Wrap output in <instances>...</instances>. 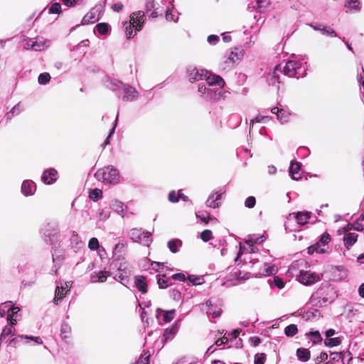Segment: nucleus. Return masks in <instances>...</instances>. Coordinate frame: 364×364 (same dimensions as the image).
Listing matches in <instances>:
<instances>
[{
	"label": "nucleus",
	"instance_id": "nucleus-1",
	"mask_svg": "<svg viewBox=\"0 0 364 364\" xmlns=\"http://www.w3.org/2000/svg\"><path fill=\"white\" fill-rule=\"evenodd\" d=\"M95 177L107 185H117L120 182L119 171L112 166H107L100 168L95 173Z\"/></svg>",
	"mask_w": 364,
	"mask_h": 364
},
{
	"label": "nucleus",
	"instance_id": "nucleus-2",
	"mask_svg": "<svg viewBox=\"0 0 364 364\" xmlns=\"http://www.w3.org/2000/svg\"><path fill=\"white\" fill-rule=\"evenodd\" d=\"M244 54L242 48L235 47L223 58L219 65L220 68L223 70H232L235 65L240 63Z\"/></svg>",
	"mask_w": 364,
	"mask_h": 364
},
{
	"label": "nucleus",
	"instance_id": "nucleus-3",
	"mask_svg": "<svg viewBox=\"0 0 364 364\" xmlns=\"http://www.w3.org/2000/svg\"><path fill=\"white\" fill-rule=\"evenodd\" d=\"M306 63L295 59L289 60L284 68V73L290 77H301L305 75Z\"/></svg>",
	"mask_w": 364,
	"mask_h": 364
},
{
	"label": "nucleus",
	"instance_id": "nucleus-4",
	"mask_svg": "<svg viewBox=\"0 0 364 364\" xmlns=\"http://www.w3.org/2000/svg\"><path fill=\"white\" fill-rule=\"evenodd\" d=\"M104 3H98L92 7L82 18L81 24L87 25L97 22L104 12Z\"/></svg>",
	"mask_w": 364,
	"mask_h": 364
},
{
	"label": "nucleus",
	"instance_id": "nucleus-5",
	"mask_svg": "<svg viewBox=\"0 0 364 364\" xmlns=\"http://www.w3.org/2000/svg\"><path fill=\"white\" fill-rule=\"evenodd\" d=\"M129 237L135 242L149 247L152 242L151 233L142 231L141 229L133 228L129 232Z\"/></svg>",
	"mask_w": 364,
	"mask_h": 364
},
{
	"label": "nucleus",
	"instance_id": "nucleus-6",
	"mask_svg": "<svg viewBox=\"0 0 364 364\" xmlns=\"http://www.w3.org/2000/svg\"><path fill=\"white\" fill-rule=\"evenodd\" d=\"M49 46L50 43L48 40L42 37H39L29 39L24 44V48L27 50L32 49L36 51H40L47 48Z\"/></svg>",
	"mask_w": 364,
	"mask_h": 364
},
{
	"label": "nucleus",
	"instance_id": "nucleus-7",
	"mask_svg": "<svg viewBox=\"0 0 364 364\" xmlns=\"http://www.w3.org/2000/svg\"><path fill=\"white\" fill-rule=\"evenodd\" d=\"M206 75L207 70L205 69H198L195 67H189L187 68V77L188 81L191 83L204 80Z\"/></svg>",
	"mask_w": 364,
	"mask_h": 364
},
{
	"label": "nucleus",
	"instance_id": "nucleus-8",
	"mask_svg": "<svg viewBox=\"0 0 364 364\" xmlns=\"http://www.w3.org/2000/svg\"><path fill=\"white\" fill-rule=\"evenodd\" d=\"M320 280V276L316 272L301 270L299 272V281L304 285H311Z\"/></svg>",
	"mask_w": 364,
	"mask_h": 364
},
{
	"label": "nucleus",
	"instance_id": "nucleus-9",
	"mask_svg": "<svg viewBox=\"0 0 364 364\" xmlns=\"http://www.w3.org/2000/svg\"><path fill=\"white\" fill-rule=\"evenodd\" d=\"M145 21V15L143 11L134 12L130 15L129 27L134 28L136 31H141Z\"/></svg>",
	"mask_w": 364,
	"mask_h": 364
},
{
	"label": "nucleus",
	"instance_id": "nucleus-10",
	"mask_svg": "<svg viewBox=\"0 0 364 364\" xmlns=\"http://www.w3.org/2000/svg\"><path fill=\"white\" fill-rule=\"evenodd\" d=\"M109 208L122 218H124L127 212V206L122 201L116 198L110 200Z\"/></svg>",
	"mask_w": 364,
	"mask_h": 364
},
{
	"label": "nucleus",
	"instance_id": "nucleus-11",
	"mask_svg": "<svg viewBox=\"0 0 364 364\" xmlns=\"http://www.w3.org/2000/svg\"><path fill=\"white\" fill-rule=\"evenodd\" d=\"M22 341H24L23 342V344H28V341L33 342L34 343L38 344V345H41L43 343V339L40 336L18 335L10 341V344H11V343L16 344Z\"/></svg>",
	"mask_w": 364,
	"mask_h": 364
},
{
	"label": "nucleus",
	"instance_id": "nucleus-12",
	"mask_svg": "<svg viewBox=\"0 0 364 364\" xmlns=\"http://www.w3.org/2000/svg\"><path fill=\"white\" fill-rule=\"evenodd\" d=\"M352 230L362 231L364 230V218L360 217L354 223H348L345 227L339 229V232H348Z\"/></svg>",
	"mask_w": 364,
	"mask_h": 364
},
{
	"label": "nucleus",
	"instance_id": "nucleus-13",
	"mask_svg": "<svg viewBox=\"0 0 364 364\" xmlns=\"http://www.w3.org/2000/svg\"><path fill=\"white\" fill-rule=\"evenodd\" d=\"M41 178L46 184H53L58 179V172L53 168H48L43 173Z\"/></svg>",
	"mask_w": 364,
	"mask_h": 364
},
{
	"label": "nucleus",
	"instance_id": "nucleus-14",
	"mask_svg": "<svg viewBox=\"0 0 364 364\" xmlns=\"http://www.w3.org/2000/svg\"><path fill=\"white\" fill-rule=\"evenodd\" d=\"M339 235L344 234L343 236V243L345 247L349 250L356 242L358 240V234L355 232H351L350 231L343 232L338 231Z\"/></svg>",
	"mask_w": 364,
	"mask_h": 364
},
{
	"label": "nucleus",
	"instance_id": "nucleus-15",
	"mask_svg": "<svg viewBox=\"0 0 364 364\" xmlns=\"http://www.w3.org/2000/svg\"><path fill=\"white\" fill-rule=\"evenodd\" d=\"M36 190L35 183L31 180H25L21 185V193L25 196H30L34 194Z\"/></svg>",
	"mask_w": 364,
	"mask_h": 364
},
{
	"label": "nucleus",
	"instance_id": "nucleus-16",
	"mask_svg": "<svg viewBox=\"0 0 364 364\" xmlns=\"http://www.w3.org/2000/svg\"><path fill=\"white\" fill-rule=\"evenodd\" d=\"M271 112L277 115V119L282 124L287 123L289 121L291 114L289 111L279 109V107H273Z\"/></svg>",
	"mask_w": 364,
	"mask_h": 364
},
{
	"label": "nucleus",
	"instance_id": "nucleus-17",
	"mask_svg": "<svg viewBox=\"0 0 364 364\" xmlns=\"http://www.w3.org/2000/svg\"><path fill=\"white\" fill-rule=\"evenodd\" d=\"M209 85H218L219 87H223L225 85L224 80L217 75H213L207 70V75L204 78Z\"/></svg>",
	"mask_w": 364,
	"mask_h": 364
},
{
	"label": "nucleus",
	"instance_id": "nucleus-18",
	"mask_svg": "<svg viewBox=\"0 0 364 364\" xmlns=\"http://www.w3.org/2000/svg\"><path fill=\"white\" fill-rule=\"evenodd\" d=\"M138 97L136 90L128 85L124 86L123 100L125 101H133Z\"/></svg>",
	"mask_w": 364,
	"mask_h": 364
},
{
	"label": "nucleus",
	"instance_id": "nucleus-19",
	"mask_svg": "<svg viewBox=\"0 0 364 364\" xmlns=\"http://www.w3.org/2000/svg\"><path fill=\"white\" fill-rule=\"evenodd\" d=\"M263 241V240H261L260 242ZM259 242V238L256 239H250L246 241V243L248 245V247H245L240 245V251L237 254V257H236L235 260H237V259L240 257L241 255L244 253H252L255 252V249L253 244Z\"/></svg>",
	"mask_w": 364,
	"mask_h": 364
},
{
	"label": "nucleus",
	"instance_id": "nucleus-20",
	"mask_svg": "<svg viewBox=\"0 0 364 364\" xmlns=\"http://www.w3.org/2000/svg\"><path fill=\"white\" fill-rule=\"evenodd\" d=\"M293 216L296 223L300 225H306L311 217V213L307 211L298 212L297 213L290 214L289 217Z\"/></svg>",
	"mask_w": 364,
	"mask_h": 364
},
{
	"label": "nucleus",
	"instance_id": "nucleus-21",
	"mask_svg": "<svg viewBox=\"0 0 364 364\" xmlns=\"http://www.w3.org/2000/svg\"><path fill=\"white\" fill-rule=\"evenodd\" d=\"M301 164L297 161H291L289 167V175L291 178L295 181H298L301 178L300 173Z\"/></svg>",
	"mask_w": 364,
	"mask_h": 364
},
{
	"label": "nucleus",
	"instance_id": "nucleus-22",
	"mask_svg": "<svg viewBox=\"0 0 364 364\" xmlns=\"http://www.w3.org/2000/svg\"><path fill=\"white\" fill-rule=\"evenodd\" d=\"M109 276V272L107 271L93 272L90 274V281L92 283L104 282Z\"/></svg>",
	"mask_w": 364,
	"mask_h": 364
},
{
	"label": "nucleus",
	"instance_id": "nucleus-23",
	"mask_svg": "<svg viewBox=\"0 0 364 364\" xmlns=\"http://www.w3.org/2000/svg\"><path fill=\"white\" fill-rule=\"evenodd\" d=\"M277 268L276 267L275 265L269 264L268 263H264V267L259 268L257 270V274L260 276L267 277V276H269L272 274H274L277 273Z\"/></svg>",
	"mask_w": 364,
	"mask_h": 364
},
{
	"label": "nucleus",
	"instance_id": "nucleus-24",
	"mask_svg": "<svg viewBox=\"0 0 364 364\" xmlns=\"http://www.w3.org/2000/svg\"><path fill=\"white\" fill-rule=\"evenodd\" d=\"M222 193H219L218 192H214L209 196L206 200V205L212 208H216L220 206V203L217 202L221 198Z\"/></svg>",
	"mask_w": 364,
	"mask_h": 364
},
{
	"label": "nucleus",
	"instance_id": "nucleus-25",
	"mask_svg": "<svg viewBox=\"0 0 364 364\" xmlns=\"http://www.w3.org/2000/svg\"><path fill=\"white\" fill-rule=\"evenodd\" d=\"M146 10L147 12L151 11L150 16L155 18L158 16L159 12H161L159 6L155 4V0H147L146 3Z\"/></svg>",
	"mask_w": 364,
	"mask_h": 364
},
{
	"label": "nucleus",
	"instance_id": "nucleus-26",
	"mask_svg": "<svg viewBox=\"0 0 364 364\" xmlns=\"http://www.w3.org/2000/svg\"><path fill=\"white\" fill-rule=\"evenodd\" d=\"M134 284L136 288L139 289V291H140L142 294H146L147 292V284L146 282V278L144 277H135Z\"/></svg>",
	"mask_w": 364,
	"mask_h": 364
},
{
	"label": "nucleus",
	"instance_id": "nucleus-27",
	"mask_svg": "<svg viewBox=\"0 0 364 364\" xmlns=\"http://www.w3.org/2000/svg\"><path fill=\"white\" fill-rule=\"evenodd\" d=\"M177 323L176 322L171 327L165 329L163 335V341L164 342L172 339L175 336L178 329Z\"/></svg>",
	"mask_w": 364,
	"mask_h": 364
},
{
	"label": "nucleus",
	"instance_id": "nucleus-28",
	"mask_svg": "<svg viewBox=\"0 0 364 364\" xmlns=\"http://www.w3.org/2000/svg\"><path fill=\"white\" fill-rule=\"evenodd\" d=\"M222 96L223 95L220 91L209 88L208 90V92L207 95H205V100L211 102H215L219 100L222 97Z\"/></svg>",
	"mask_w": 364,
	"mask_h": 364
},
{
	"label": "nucleus",
	"instance_id": "nucleus-29",
	"mask_svg": "<svg viewBox=\"0 0 364 364\" xmlns=\"http://www.w3.org/2000/svg\"><path fill=\"white\" fill-rule=\"evenodd\" d=\"M345 6L350 12H358L361 8L360 2L358 0H347Z\"/></svg>",
	"mask_w": 364,
	"mask_h": 364
},
{
	"label": "nucleus",
	"instance_id": "nucleus-30",
	"mask_svg": "<svg viewBox=\"0 0 364 364\" xmlns=\"http://www.w3.org/2000/svg\"><path fill=\"white\" fill-rule=\"evenodd\" d=\"M66 293L62 284H57L54 298L55 303L58 304V302L65 296Z\"/></svg>",
	"mask_w": 364,
	"mask_h": 364
},
{
	"label": "nucleus",
	"instance_id": "nucleus-31",
	"mask_svg": "<svg viewBox=\"0 0 364 364\" xmlns=\"http://www.w3.org/2000/svg\"><path fill=\"white\" fill-rule=\"evenodd\" d=\"M296 356L301 362H306L310 358V352L306 348H298L296 350Z\"/></svg>",
	"mask_w": 364,
	"mask_h": 364
},
{
	"label": "nucleus",
	"instance_id": "nucleus-32",
	"mask_svg": "<svg viewBox=\"0 0 364 364\" xmlns=\"http://www.w3.org/2000/svg\"><path fill=\"white\" fill-rule=\"evenodd\" d=\"M71 327L68 323H63L60 328V337L63 340L70 338Z\"/></svg>",
	"mask_w": 364,
	"mask_h": 364
},
{
	"label": "nucleus",
	"instance_id": "nucleus-33",
	"mask_svg": "<svg viewBox=\"0 0 364 364\" xmlns=\"http://www.w3.org/2000/svg\"><path fill=\"white\" fill-rule=\"evenodd\" d=\"M168 247L173 253H176L181 246V242L179 240H171L167 243Z\"/></svg>",
	"mask_w": 364,
	"mask_h": 364
},
{
	"label": "nucleus",
	"instance_id": "nucleus-34",
	"mask_svg": "<svg viewBox=\"0 0 364 364\" xmlns=\"http://www.w3.org/2000/svg\"><path fill=\"white\" fill-rule=\"evenodd\" d=\"M206 306L208 307L207 309V314L211 315L213 318H218L221 314L220 309H217L213 310L212 307V304L210 301L206 302Z\"/></svg>",
	"mask_w": 364,
	"mask_h": 364
},
{
	"label": "nucleus",
	"instance_id": "nucleus-35",
	"mask_svg": "<svg viewBox=\"0 0 364 364\" xmlns=\"http://www.w3.org/2000/svg\"><path fill=\"white\" fill-rule=\"evenodd\" d=\"M129 273L127 272H121L120 271L115 275L114 279L126 286V283L128 282Z\"/></svg>",
	"mask_w": 364,
	"mask_h": 364
},
{
	"label": "nucleus",
	"instance_id": "nucleus-36",
	"mask_svg": "<svg viewBox=\"0 0 364 364\" xmlns=\"http://www.w3.org/2000/svg\"><path fill=\"white\" fill-rule=\"evenodd\" d=\"M298 332L297 326L295 324H290L284 328V334L288 337L295 336Z\"/></svg>",
	"mask_w": 364,
	"mask_h": 364
},
{
	"label": "nucleus",
	"instance_id": "nucleus-37",
	"mask_svg": "<svg viewBox=\"0 0 364 364\" xmlns=\"http://www.w3.org/2000/svg\"><path fill=\"white\" fill-rule=\"evenodd\" d=\"M22 111L21 106L20 103L16 104L13 108L11 109L9 112L6 114L8 119H11L14 115L19 114Z\"/></svg>",
	"mask_w": 364,
	"mask_h": 364
},
{
	"label": "nucleus",
	"instance_id": "nucleus-38",
	"mask_svg": "<svg viewBox=\"0 0 364 364\" xmlns=\"http://www.w3.org/2000/svg\"><path fill=\"white\" fill-rule=\"evenodd\" d=\"M125 246L123 243L119 242L115 245V247L113 250V255L119 258L122 253L124 252Z\"/></svg>",
	"mask_w": 364,
	"mask_h": 364
},
{
	"label": "nucleus",
	"instance_id": "nucleus-39",
	"mask_svg": "<svg viewBox=\"0 0 364 364\" xmlns=\"http://www.w3.org/2000/svg\"><path fill=\"white\" fill-rule=\"evenodd\" d=\"M97 31L101 35H106L109 31V26L106 23H100L95 26Z\"/></svg>",
	"mask_w": 364,
	"mask_h": 364
},
{
	"label": "nucleus",
	"instance_id": "nucleus-40",
	"mask_svg": "<svg viewBox=\"0 0 364 364\" xmlns=\"http://www.w3.org/2000/svg\"><path fill=\"white\" fill-rule=\"evenodd\" d=\"M196 216L206 224L212 220L210 213L206 211H199L196 213Z\"/></svg>",
	"mask_w": 364,
	"mask_h": 364
},
{
	"label": "nucleus",
	"instance_id": "nucleus-41",
	"mask_svg": "<svg viewBox=\"0 0 364 364\" xmlns=\"http://www.w3.org/2000/svg\"><path fill=\"white\" fill-rule=\"evenodd\" d=\"M89 197L91 200L97 201L102 197V191L99 188H95L90 192Z\"/></svg>",
	"mask_w": 364,
	"mask_h": 364
},
{
	"label": "nucleus",
	"instance_id": "nucleus-42",
	"mask_svg": "<svg viewBox=\"0 0 364 364\" xmlns=\"http://www.w3.org/2000/svg\"><path fill=\"white\" fill-rule=\"evenodd\" d=\"M124 26H125V33H126V36L127 38H133L136 34V33L139 31H136L133 27L130 28L129 23H128L127 22H126L124 23Z\"/></svg>",
	"mask_w": 364,
	"mask_h": 364
},
{
	"label": "nucleus",
	"instance_id": "nucleus-43",
	"mask_svg": "<svg viewBox=\"0 0 364 364\" xmlns=\"http://www.w3.org/2000/svg\"><path fill=\"white\" fill-rule=\"evenodd\" d=\"M110 212L107 210L101 209L97 213V218L99 220L105 221L110 217Z\"/></svg>",
	"mask_w": 364,
	"mask_h": 364
},
{
	"label": "nucleus",
	"instance_id": "nucleus-44",
	"mask_svg": "<svg viewBox=\"0 0 364 364\" xmlns=\"http://www.w3.org/2000/svg\"><path fill=\"white\" fill-rule=\"evenodd\" d=\"M50 80V75L48 73H43L39 75L38 81L40 85H46Z\"/></svg>",
	"mask_w": 364,
	"mask_h": 364
},
{
	"label": "nucleus",
	"instance_id": "nucleus-45",
	"mask_svg": "<svg viewBox=\"0 0 364 364\" xmlns=\"http://www.w3.org/2000/svg\"><path fill=\"white\" fill-rule=\"evenodd\" d=\"M314 343H317L321 341V336L318 331H311L308 334Z\"/></svg>",
	"mask_w": 364,
	"mask_h": 364
},
{
	"label": "nucleus",
	"instance_id": "nucleus-46",
	"mask_svg": "<svg viewBox=\"0 0 364 364\" xmlns=\"http://www.w3.org/2000/svg\"><path fill=\"white\" fill-rule=\"evenodd\" d=\"M201 240L206 242L213 238V233L210 230H205L200 233Z\"/></svg>",
	"mask_w": 364,
	"mask_h": 364
},
{
	"label": "nucleus",
	"instance_id": "nucleus-47",
	"mask_svg": "<svg viewBox=\"0 0 364 364\" xmlns=\"http://www.w3.org/2000/svg\"><path fill=\"white\" fill-rule=\"evenodd\" d=\"M175 316V310L166 311L164 314L163 319L166 323L171 322Z\"/></svg>",
	"mask_w": 364,
	"mask_h": 364
},
{
	"label": "nucleus",
	"instance_id": "nucleus-48",
	"mask_svg": "<svg viewBox=\"0 0 364 364\" xmlns=\"http://www.w3.org/2000/svg\"><path fill=\"white\" fill-rule=\"evenodd\" d=\"M324 343L327 346H336L341 343L339 338H327L325 340Z\"/></svg>",
	"mask_w": 364,
	"mask_h": 364
},
{
	"label": "nucleus",
	"instance_id": "nucleus-49",
	"mask_svg": "<svg viewBox=\"0 0 364 364\" xmlns=\"http://www.w3.org/2000/svg\"><path fill=\"white\" fill-rule=\"evenodd\" d=\"M50 14H60L61 13V5L59 3H54L49 9Z\"/></svg>",
	"mask_w": 364,
	"mask_h": 364
},
{
	"label": "nucleus",
	"instance_id": "nucleus-50",
	"mask_svg": "<svg viewBox=\"0 0 364 364\" xmlns=\"http://www.w3.org/2000/svg\"><path fill=\"white\" fill-rule=\"evenodd\" d=\"M88 247L91 250H96L99 247V241L96 237H92L88 242Z\"/></svg>",
	"mask_w": 364,
	"mask_h": 364
},
{
	"label": "nucleus",
	"instance_id": "nucleus-51",
	"mask_svg": "<svg viewBox=\"0 0 364 364\" xmlns=\"http://www.w3.org/2000/svg\"><path fill=\"white\" fill-rule=\"evenodd\" d=\"M13 334V326H6L0 335V341H1L8 335Z\"/></svg>",
	"mask_w": 364,
	"mask_h": 364
},
{
	"label": "nucleus",
	"instance_id": "nucleus-52",
	"mask_svg": "<svg viewBox=\"0 0 364 364\" xmlns=\"http://www.w3.org/2000/svg\"><path fill=\"white\" fill-rule=\"evenodd\" d=\"M268 117H264V116H257L255 119H252L250 121V126H252L255 122L257 123H265L268 121Z\"/></svg>",
	"mask_w": 364,
	"mask_h": 364
},
{
	"label": "nucleus",
	"instance_id": "nucleus-53",
	"mask_svg": "<svg viewBox=\"0 0 364 364\" xmlns=\"http://www.w3.org/2000/svg\"><path fill=\"white\" fill-rule=\"evenodd\" d=\"M188 281L193 285H199L202 284L201 278L195 275H190L188 277Z\"/></svg>",
	"mask_w": 364,
	"mask_h": 364
},
{
	"label": "nucleus",
	"instance_id": "nucleus-54",
	"mask_svg": "<svg viewBox=\"0 0 364 364\" xmlns=\"http://www.w3.org/2000/svg\"><path fill=\"white\" fill-rule=\"evenodd\" d=\"M264 353H257L255 356V364H264L265 360Z\"/></svg>",
	"mask_w": 364,
	"mask_h": 364
},
{
	"label": "nucleus",
	"instance_id": "nucleus-55",
	"mask_svg": "<svg viewBox=\"0 0 364 364\" xmlns=\"http://www.w3.org/2000/svg\"><path fill=\"white\" fill-rule=\"evenodd\" d=\"M255 203L256 199L254 196L248 197L245 202V206L249 208H253L255 205Z\"/></svg>",
	"mask_w": 364,
	"mask_h": 364
},
{
	"label": "nucleus",
	"instance_id": "nucleus-56",
	"mask_svg": "<svg viewBox=\"0 0 364 364\" xmlns=\"http://www.w3.org/2000/svg\"><path fill=\"white\" fill-rule=\"evenodd\" d=\"M272 284H274L277 288L282 289L284 287V281L279 277H274Z\"/></svg>",
	"mask_w": 364,
	"mask_h": 364
},
{
	"label": "nucleus",
	"instance_id": "nucleus-57",
	"mask_svg": "<svg viewBox=\"0 0 364 364\" xmlns=\"http://www.w3.org/2000/svg\"><path fill=\"white\" fill-rule=\"evenodd\" d=\"M257 8L260 10H264L269 5V2L267 0H256Z\"/></svg>",
	"mask_w": 364,
	"mask_h": 364
},
{
	"label": "nucleus",
	"instance_id": "nucleus-58",
	"mask_svg": "<svg viewBox=\"0 0 364 364\" xmlns=\"http://www.w3.org/2000/svg\"><path fill=\"white\" fill-rule=\"evenodd\" d=\"M158 284L160 288L164 289L166 288L168 286V281L165 279V277H158Z\"/></svg>",
	"mask_w": 364,
	"mask_h": 364
},
{
	"label": "nucleus",
	"instance_id": "nucleus-59",
	"mask_svg": "<svg viewBox=\"0 0 364 364\" xmlns=\"http://www.w3.org/2000/svg\"><path fill=\"white\" fill-rule=\"evenodd\" d=\"M7 304V311L9 314L13 315L14 316L19 311L18 307L12 306L10 303H6Z\"/></svg>",
	"mask_w": 364,
	"mask_h": 364
},
{
	"label": "nucleus",
	"instance_id": "nucleus-60",
	"mask_svg": "<svg viewBox=\"0 0 364 364\" xmlns=\"http://www.w3.org/2000/svg\"><path fill=\"white\" fill-rule=\"evenodd\" d=\"M322 32H323V34L328 35L331 37H336L337 36V34L334 31V30H333L330 27H323L322 28Z\"/></svg>",
	"mask_w": 364,
	"mask_h": 364
},
{
	"label": "nucleus",
	"instance_id": "nucleus-61",
	"mask_svg": "<svg viewBox=\"0 0 364 364\" xmlns=\"http://www.w3.org/2000/svg\"><path fill=\"white\" fill-rule=\"evenodd\" d=\"M330 240H331V237H330L329 234L325 232L321 236V237L319 240V242L321 244H322L323 246H326L329 242Z\"/></svg>",
	"mask_w": 364,
	"mask_h": 364
},
{
	"label": "nucleus",
	"instance_id": "nucleus-62",
	"mask_svg": "<svg viewBox=\"0 0 364 364\" xmlns=\"http://www.w3.org/2000/svg\"><path fill=\"white\" fill-rule=\"evenodd\" d=\"M149 357L150 354L145 353L139 358L136 364H149Z\"/></svg>",
	"mask_w": 364,
	"mask_h": 364
},
{
	"label": "nucleus",
	"instance_id": "nucleus-63",
	"mask_svg": "<svg viewBox=\"0 0 364 364\" xmlns=\"http://www.w3.org/2000/svg\"><path fill=\"white\" fill-rule=\"evenodd\" d=\"M168 200L171 203H176L178 201V193L175 191H172L168 194Z\"/></svg>",
	"mask_w": 364,
	"mask_h": 364
},
{
	"label": "nucleus",
	"instance_id": "nucleus-64",
	"mask_svg": "<svg viewBox=\"0 0 364 364\" xmlns=\"http://www.w3.org/2000/svg\"><path fill=\"white\" fill-rule=\"evenodd\" d=\"M210 45H215L219 41V36L216 35H210L207 38Z\"/></svg>",
	"mask_w": 364,
	"mask_h": 364
}]
</instances>
